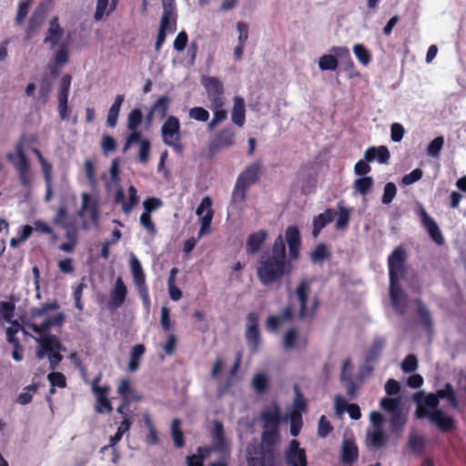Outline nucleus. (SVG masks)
<instances>
[{
    "instance_id": "obj_1",
    "label": "nucleus",
    "mask_w": 466,
    "mask_h": 466,
    "mask_svg": "<svg viewBox=\"0 0 466 466\" xmlns=\"http://www.w3.org/2000/svg\"><path fill=\"white\" fill-rule=\"evenodd\" d=\"M59 306L56 301L46 303L40 308L31 310L29 319L25 322L24 332L32 330L35 333V339L38 344L36 357L39 360L47 357L50 368L55 370L63 357L60 351L63 350L58 339L48 333L55 326H61L65 320L62 312L51 314L50 311L58 309Z\"/></svg>"
},
{
    "instance_id": "obj_2",
    "label": "nucleus",
    "mask_w": 466,
    "mask_h": 466,
    "mask_svg": "<svg viewBox=\"0 0 466 466\" xmlns=\"http://www.w3.org/2000/svg\"><path fill=\"white\" fill-rule=\"evenodd\" d=\"M291 309H286L279 316L268 317L266 326L270 331H277L288 321L292 313H297L299 319L311 318L318 308V301L311 292V281L302 279L298 285L295 294L291 297Z\"/></svg>"
},
{
    "instance_id": "obj_3",
    "label": "nucleus",
    "mask_w": 466,
    "mask_h": 466,
    "mask_svg": "<svg viewBox=\"0 0 466 466\" xmlns=\"http://www.w3.org/2000/svg\"><path fill=\"white\" fill-rule=\"evenodd\" d=\"M447 399L451 406L458 408V401L455 392L450 384L437 391V394H430L422 399L420 393L415 396L418 404L416 416L420 419L428 418L432 423L436 424L441 430L446 431L452 427L453 420L442 410H439V399Z\"/></svg>"
},
{
    "instance_id": "obj_4",
    "label": "nucleus",
    "mask_w": 466,
    "mask_h": 466,
    "mask_svg": "<svg viewBox=\"0 0 466 466\" xmlns=\"http://www.w3.org/2000/svg\"><path fill=\"white\" fill-rule=\"evenodd\" d=\"M291 270L290 264L286 260V248L279 235L272 247L271 255L261 257L257 272L263 285H269L279 281Z\"/></svg>"
},
{
    "instance_id": "obj_5",
    "label": "nucleus",
    "mask_w": 466,
    "mask_h": 466,
    "mask_svg": "<svg viewBox=\"0 0 466 466\" xmlns=\"http://www.w3.org/2000/svg\"><path fill=\"white\" fill-rule=\"evenodd\" d=\"M279 441V429H263L260 447L256 444L248 446V466H274V447Z\"/></svg>"
},
{
    "instance_id": "obj_6",
    "label": "nucleus",
    "mask_w": 466,
    "mask_h": 466,
    "mask_svg": "<svg viewBox=\"0 0 466 466\" xmlns=\"http://www.w3.org/2000/svg\"><path fill=\"white\" fill-rule=\"evenodd\" d=\"M404 260L405 252L400 248H396L388 260L390 281V299L392 306L400 313H403L405 311L407 303V298L400 287V279L402 277L404 271Z\"/></svg>"
},
{
    "instance_id": "obj_7",
    "label": "nucleus",
    "mask_w": 466,
    "mask_h": 466,
    "mask_svg": "<svg viewBox=\"0 0 466 466\" xmlns=\"http://www.w3.org/2000/svg\"><path fill=\"white\" fill-rule=\"evenodd\" d=\"M28 147L29 139L21 137L15 146V152H10L6 155L7 160L16 169L20 182L26 187H29L34 181V174L25 154V149Z\"/></svg>"
},
{
    "instance_id": "obj_8",
    "label": "nucleus",
    "mask_w": 466,
    "mask_h": 466,
    "mask_svg": "<svg viewBox=\"0 0 466 466\" xmlns=\"http://www.w3.org/2000/svg\"><path fill=\"white\" fill-rule=\"evenodd\" d=\"M82 203L78 216L83 219V228L87 229L91 226H99V200L97 196L83 193Z\"/></svg>"
},
{
    "instance_id": "obj_9",
    "label": "nucleus",
    "mask_w": 466,
    "mask_h": 466,
    "mask_svg": "<svg viewBox=\"0 0 466 466\" xmlns=\"http://www.w3.org/2000/svg\"><path fill=\"white\" fill-rule=\"evenodd\" d=\"M161 137L163 142L180 151L182 147L180 145V123L177 116H168L161 127Z\"/></svg>"
},
{
    "instance_id": "obj_10",
    "label": "nucleus",
    "mask_w": 466,
    "mask_h": 466,
    "mask_svg": "<svg viewBox=\"0 0 466 466\" xmlns=\"http://www.w3.org/2000/svg\"><path fill=\"white\" fill-rule=\"evenodd\" d=\"M258 319L259 316L255 312H250L247 316L246 339L247 343L253 353L258 351L260 344Z\"/></svg>"
},
{
    "instance_id": "obj_11",
    "label": "nucleus",
    "mask_w": 466,
    "mask_h": 466,
    "mask_svg": "<svg viewBox=\"0 0 466 466\" xmlns=\"http://www.w3.org/2000/svg\"><path fill=\"white\" fill-rule=\"evenodd\" d=\"M163 15L160 20L159 30L167 34L177 29V11L174 0H162Z\"/></svg>"
},
{
    "instance_id": "obj_12",
    "label": "nucleus",
    "mask_w": 466,
    "mask_h": 466,
    "mask_svg": "<svg viewBox=\"0 0 466 466\" xmlns=\"http://www.w3.org/2000/svg\"><path fill=\"white\" fill-rule=\"evenodd\" d=\"M212 200L209 197H205L199 206L197 208V215L200 219V229L198 232V238L208 234L210 231V225L213 218V210L211 208Z\"/></svg>"
},
{
    "instance_id": "obj_13",
    "label": "nucleus",
    "mask_w": 466,
    "mask_h": 466,
    "mask_svg": "<svg viewBox=\"0 0 466 466\" xmlns=\"http://www.w3.org/2000/svg\"><path fill=\"white\" fill-rule=\"evenodd\" d=\"M286 462L289 466H308L306 452L299 448V443L292 440L285 451Z\"/></svg>"
},
{
    "instance_id": "obj_14",
    "label": "nucleus",
    "mask_w": 466,
    "mask_h": 466,
    "mask_svg": "<svg viewBox=\"0 0 466 466\" xmlns=\"http://www.w3.org/2000/svg\"><path fill=\"white\" fill-rule=\"evenodd\" d=\"M100 380V377H97L94 380L92 383V390L96 396V410L98 413L107 412L110 413L112 411V406L110 404L109 400L107 399L108 387H100L98 386V382Z\"/></svg>"
},
{
    "instance_id": "obj_15",
    "label": "nucleus",
    "mask_w": 466,
    "mask_h": 466,
    "mask_svg": "<svg viewBox=\"0 0 466 466\" xmlns=\"http://www.w3.org/2000/svg\"><path fill=\"white\" fill-rule=\"evenodd\" d=\"M263 429H279L280 422L279 408L275 402L267 405L260 413Z\"/></svg>"
},
{
    "instance_id": "obj_16",
    "label": "nucleus",
    "mask_w": 466,
    "mask_h": 466,
    "mask_svg": "<svg viewBox=\"0 0 466 466\" xmlns=\"http://www.w3.org/2000/svg\"><path fill=\"white\" fill-rule=\"evenodd\" d=\"M418 215L420 222L428 231L429 235L437 244L443 243L442 234L432 218H431L422 206L419 207Z\"/></svg>"
},
{
    "instance_id": "obj_17",
    "label": "nucleus",
    "mask_w": 466,
    "mask_h": 466,
    "mask_svg": "<svg viewBox=\"0 0 466 466\" xmlns=\"http://www.w3.org/2000/svg\"><path fill=\"white\" fill-rule=\"evenodd\" d=\"M127 193V198L122 189L117 190L116 194V201L121 205L123 212L127 215L129 214L138 203V196L134 186L128 187Z\"/></svg>"
},
{
    "instance_id": "obj_18",
    "label": "nucleus",
    "mask_w": 466,
    "mask_h": 466,
    "mask_svg": "<svg viewBox=\"0 0 466 466\" xmlns=\"http://www.w3.org/2000/svg\"><path fill=\"white\" fill-rule=\"evenodd\" d=\"M127 293V289L123 279L117 278L110 293L108 307L114 309L121 307L126 299Z\"/></svg>"
},
{
    "instance_id": "obj_19",
    "label": "nucleus",
    "mask_w": 466,
    "mask_h": 466,
    "mask_svg": "<svg viewBox=\"0 0 466 466\" xmlns=\"http://www.w3.org/2000/svg\"><path fill=\"white\" fill-rule=\"evenodd\" d=\"M340 456L342 461L346 464H351L357 461L359 451L355 441L352 438L344 436L341 444Z\"/></svg>"
},
{
    "instance_id": "obj_20",
    "label": "nucleus",
    "mask_w": 466,
    "mask_h": 466,
    "mask_svg": "<svg viewBox=\"0 0 466 466\" xmlns=\"http://www.w3.org/2000/svg\"><path fill=\"white\" fill-rule=\"evenodd\" d=\"M231 121L236 126L241 127L246 121L245 100L238 96L233 97V106L231 108Z\"/></svg>"
},
{
    "instance_id": "obj_21",
    "label": "nucleus",
    "mask_w": 466,
    "mask_h": 466,
    "mask_svg": "<svg viewBox=\"0 0 466 466\" xmlns=\"http://www.w3.org/2000/svg\"><path fill=\"white\" fill-rule=\"evenodd\" d=\"M214 448H198V453L188 456L187 458V466H203V463L207 457L209 455L211 451H213ZM210 466H227L225 461L219 460L218 461L212 462Z\"/></svg>"
},
{
    "instance_id": "obj_22",
    "label": "nucleus",
    "mask_w": 466,
    "mask_h": 466,
    "mask_svg": "<svg viewBox=\"0 0 466 466\" xmlns=\"http://www.w3.org/2000/svg\"><path fill=\"white\" fill-rule=\"evenodd\" d=\"M235 144V133L230 128L222 129L215 137L211 147L214 149H224Z\"/></svg>"
},
{
    "instance_id": "obj_23",
    "label": "nucleus",
    "mask_w": 466,
    "mask_h": 466,
    "mask_svg": "<svg viewBox=\"0 0 466 466\" xmlns=\"http://www.w3.org/2000/svg\"><path fill=\"white\" fill-rule=\"evenodd\" d=\"M260 166L258 163H253L238 176L237 182L249 187L258 179Z\"/></svg>"
},
{
    "instance_id": "obj_24",
    "label": "nucleus",
    "mask_w": 466,
    "mask_h": 466,
    "mask_svg": "<svg viewBox=\"0 0 466 466\" xmlns=\"http://www.w3.org/2000/svg\"><path fill=\"white\" fill-rule=\"evenodd\" d=\"M364 157L365 159L370 162L377 160L380 164H387L390 154L385 146H380L368 148Z\"/></svg>"
},
{
    "instance_id": "obj_25",
    "label": "nucleus",
    "mask_w": 466,
    "mask_h": 466,
    "mask_svg": "<svg viewBox=\"0 0 466 466\" xmlns=\"http://www.w3.org/2000/svg\"><path fill=\"white\" fill-rule=\"evenodd\" d=\"M336 215V211L331 208L326 209L323 213L318 215L313 218V231L312 235L317 238L321 229L329 222H331Z\"/></svg>"
},
{
    "instance_id": "obj_26",
    "label": "nucleus",
    "mask_w": 466,
    "mask_h": 466,
    "mask_svg": "<svg viewBox=\"0 0 466 466\" xmlns=\"http://www.w3.org/2000/svg\"><path fill=\"white\" fill-rule=\"evenodd\" d=\"M130 269L137 289L146 288V278L142 266L137 257L133 254L130 256Z\"/></svg>"
},
{
    "instance_id": "obj_27",
    "label": "nucleus",
    "mask_w": 466,
    "mask_h": 466,
    "mask_svg": "<svg viewBox=\"0 0 466 466\" xmlns=\"http://www.w3.org/2000/svg\"><path fill=\"white\" fill-rule=\"evenodd\" d=\"M63 33V29L58 25V19L55 17L49 23L47 34L44 41L45 43L49 44L52 47H54L61 39Z\"/></svg>"
},
{
    "instance_id": "obj_28",
    "label": "nucleus",
    "mask_w": 466,
    "mask_h": 466,
    "mask_svg": "<svg viewBox=\"0 0 466 466\" xmlns=\"http://www.w3.org/2000/svg\"><path fill=\"white\" fill-rule=\"evenodd\" d=\"M307 340L304 337L299 336L295 330H289L283 339V346L286 350L302 348L306 345Z\"/></svg>"
},
{
    "instance_id": "obj_29",
    "label": "nucleus",
    "mask_w": 466,
    "mask_h": 466,
    "mask_svg": "<svg viewBox=\"0 0 466 466\" xmlns=\"http://www.w3.org/2000/svg\"><path fill=\"white\" fill-rule=\"evenodd\" d=\"M266 238L267 232L265 230H258L251 234L247 240V251L251 254L257 253L266 240Z\"/></svg>"
},
{
    "instance_id": "obj_30",
    "label": "nucleus",
    "mask_w": 466,
    "mask_h": 466,
    "mask_svg": "<svg viewBox=\"0 0 466 466\" xmlns=\"http://www.w3.org/2000/svg\"><path fill=\"white\" fill-rule=\"evenodd\" d=\"M368 444L374 447L380 448L385 445L387 441V436L383 431V428H372V430L367 432Z\"/></svg>"
},
{
    "instance_id": "obj_31",
    "label": "nucleus",
    "mask_w": 466,
    "mask_h": 466,
    "mask_svg": "<svg viewBox=\"0 0 466 466\" xmlns=\"http://www.w3.org/2000/svg\"><path fill=\"white\" fill-rule=\"evenodd\" d=\"M125 96L124 95H117L115 98L114 103L110 106L107 117L106 124L110 127H115L117 124L118 115L120 111V107L124 102Z\"/></svg>"
},
{
    "instance_id": "obj_32",
    "label": "nucleus",
    "mask_w": 466,
    "mask_h": 466,
    "mask_svg": "<svg viewBox=\"0 0 466 466\" xmlns=\"http://www.w3.org/2000/svg\"><path fill=\"white\" fill-rule=\"evenodd\" d=\"M170 99L166 96H160L156 103L154 104L151 111L149 112L147 118L149 121H151L153 115L156 114L157 116H160L161 118H164L167 116V112L169 106Z\"/></svg>"
},
{
    "instance_id": "obj_33",
    "label": "nucleus",
    "mask_w": 466,
    "mask_h": 466,
    "mask_svg": "<svg viewBox=\"0 0 466 466\" xmlns=\"http://www.w3.org/2000/svg\"><path fill=\"white\" fill-rule=\"evenodd\" d=\"M32 152L35 155L43 172L46 183L53 181V166L48 162L37 148H31Z\"/></svg>"
},
{
    "instance_id": "obj_34",
    "label": "nucleus",
    "mask_w": 466,
    "mask_h": 466,
    "mask_svg": "<svg viewBox=\"0 0 466 466\" xmlns=\"http://www.w3.org/2000/svg\"><path fill=\"white\" fill-rule=\"evenodd\" d=\"M213 439L216 445V450L221 451L222 453L228 452V442L224 438L223 427L221 423L218 421H216L214 425Z\"/></svg>"
},
{
    "instance_id": "obj_35",
    "label": "nucleus",
    "mask_w": 466,
    "mask_h": 466,
    "mask_svg": "<svg viewBox=\"0 0 466 466\" xmlns=\"http://www.w3.org/2000/svg\"><path fill=\"white\" fill-rule=\"evenodd\" d=\"M146 349L144 345L137 344L134 346L130 352V360L128 362V370L132 372L137 371L139 368V361L145 354Z\"/></svg>"
},
{
    "instance_id": "obj_36",
    "label": "nucleus",
    "mask_w": 466,
    "mask_h": 466,
    "mask_svg": "<svg viewBox=\"0 0 466 466\" xmlns=\"http://www.w3.org/2000/svg\"><path fill=\"white\" fill-rule=\"evenodd\" d=\"M201 83L204 86L207 95L210 94H218V92L224 91V86L222 82L213 76H203L201 78Z\"/></svg>"
},
{
    "instance_id": "obj_37",
    "label": "nucleus",
    "mask_w": 466,
    "mask_h": 466,
    "mask_svg": "<svg viewBox=\"0 0 466 466\" xmlns=\"http://www.w3.org/2000/svg\"><path fill=\"white\" fill-rule=\"evenodd\" d=\"M351 209L345 208L342 204L338 205V218L335 223V228L338 230H345L348 227Z\"/></svg>"
},
{
    "instance_id": "obj_38",
    "label": "nucleus",
    "mask_w": 466,
    "mask_h": 466,
    "mask_svg": "<svg viewBox=\"0 0 466 466\" xmlns=\"http://www.w3.org/2000/svg\"><path fill=\"white\" fill-rule=\"evenodd\" d=\"M385 344L384 339H376L366 352V360L369 361L377 360L380 356Z\"/></svg>"
},
{
    "instance_id": "obj_39",
    "label": "nucleus",
    "mask_w": 466,
    "mask_h": 466,
    "mask_svg": "<svg viewBox=\"0 0 466 466\" xmlns=\"http://www.w3.org/2000/svg\"><path fill=\"white\" fill-rule=\"evenodd\" d=\"M248 187H245L242 184H239L238 182H236L232 196H231V204L234 207H240L241 204L244 202L247 195V189Z\"/></svg>"
},
{
    "instance_id": "obj_40",
    "label": "nucleus",
    "mask_w": 466,
    "mask_h": 466,
    "mask_svg": "<svg viewBox=\"0 0 466 466\" xmlns=\"http://www.w3.org/2000/svg\"><path fill=\"white\" fill-rule=\"evenodd\" d=\"M110 5L111 1L109 0H96L94 19L96 21H100L103 17L113 12L114 10L110 9Z\"/></svg>"
},
{
    "instance_id": "obj_41",
    "label": "nucleus",
    "mask_w": 466,
    "mask_h": 466,
    "mask_svg": "<svg viewBox=\"0 0 466 466\" xmlns=\"http://www.w3.org/2000/svg\"><path fill=\"white\" fill-rule=\"evenodd\" d=\"M339 66L338 59L332 54L323 55L319 59V67L322 71H334Z\"/></svg>"
},
{
    "instance_id": "obj_42",
    "label": "nucleus",
    "mask_w": 466,
    "mask_h": 466,
    "mask_svg": "<svg viewBox=\"0 0 466 466\" xmlns=\"http://www.w3.org/2000/svg\"><path fill=\"white\" fill-rule=\"evenodd\" d=\"M409 448L414 452H422L426 446V439L416 433H411L408 441Z\"/></svg>"
},
{
    "instance_id": "obj_43",
    "label": "nucleus",
    "mask_w": 466,
    "mask_h": 466,
    "mask_svg": "<svg viewBox=\"0 0 466 466\" xmlns=\"http://www.w3.org/2000/svg\"><path fill=\"white\" fill-rule=\"evenodd\" d=\"M288 417L290 420V434L292 436H298L302 427L301 413L298 410H291Z\"/></svg>"
},
{
    "instance_id": "obj_44",
    "label": "nucleus",
    "mask_w": 466,
    "mask_h": 466,
    "mask_svg": "<svg viewBox=\"0 0 466 466\" xmlns=\"http://www.w3.org/2000/svg\"><path fill=\"white\" fill-rule=\"evenodd\" d=\"M142 118L143 116L140 109H132L127 116V128L128 130L137 129L142 123Z\"/></svg>"
},
{
    "instance_id": "obj_45",
    "label": "nucleus",
    "mask_w": 466,
    "mask_h": 466,
    "mask_svg": "<svg viewBox=\"0 0 466 466\" xmlns=\"http://www.w3.org/2000/svg\"><path fill=\"white\" fill-rule=\"evenodd\" d=\"M268 385V377L264 372L256 373L252 379V386L258 393L266 390Z\"/></svg>"
},
{
    "instance_id": "obj_46",
    "label": "nucleus",
    "mask_w": 466,
    "mask_h": 466,
    "mask_svg": "<svg viewBox=\"0 0 466 466\" xmlns=\"http://www.w3.org/2000/svg\"><path fill=\"white\" fill-rule=\"evenodd\" d=\"M129 135L126 138L125 145L123 147V152L126 153L134 144L137 143L140 145L141 141L147 140L143 137L142 133L137 129L128 130Z\"/></svg>"
},
{
    "instance_id": "obj_47",
    "label": "nucleus",
    "mask_w": 466,
    "mask_h": 466,
    "mask_svg": "<svg viewBox=\"0 0 466 466\" xmlns=\"http://www.w3.org/2000/svg\"><path fill=\"white\" fill-rule=\"evenodd\" d=\"M373 186V179L370 177H363L354 181V188L361 195H366Z\"/></svg>"
},
{
    "instance_id": "obj_48",
    "label": "nucleus",
    "mask_w": 466,
    "mask_h": 466,
    "mask_svg": "<svg viewBox=\"0 0 466 466\" xmlns=\"http://www.w3.org/2000/svg\"><path fill=\"white\" fill-rule=\"evenodd\" d=\"M151 151V143L149 140L141 141L138 145L137 157L138 162L145 165L148 162Z\"/></svg>"
},
{
    "instance_id": "obj_49",
    "label": "nucleus",
    "mask_w": 466,
    "mask_h": 466,
    "mask_svg": "<svg viewBox=\"0 0 466 466\" xmlns=\"http://www.w3.org/2000/svg\"><path fill=\"white\" fill-rule=\"evenodd\" d=\"M132 390L133 389L127 380H120L117 387V393L121 396L122 401H124L125 405H129L131 403V398L129 397V394Z\"/></svg>"
},
{
    "instance_id": "obj_50",
    "label": "nucleus",
    "mask_w": 466,
    "mask_h": 466,
    "mask_svg": "<svg viewBox=\"0 0 466 466\" xmlns=\"http://www.w3.org/2000/svg\"><path fill=\"white\" fill-rule=\"evenodd\" d=\"M213 118L208 125V128L212 130L216 126L225 121L228 117V112L223 107L211 108Z\"/></svg>"
},
{
    "instance_id": "obj_51",
    "label": "nucleus",
    "mask_w": 466,
    "mask_h": 466,
    "mask_svg": "<svg viewBox=\"0 0 466 466\" xmlns=\"http://www.w3.org/2000/svg\"><path fill=\"white\" fill-rule=\"evenodd\" d=\"M353 53L356 56V57L358 58V60L363 66H367V65L370 64V59H371L370 54V52L366 49V47L363 45L356 44L353 46Z\"/></svg>"
},
{
    "instance_id": "obj_52",
    "label": "nucleus",
    "mask_w": 466,
    "mask_h": 466,
    "mask_svg": "<svg viewBox=\"0 0 466 466\" xmlns=\"http://www.w3.org/2000/svg\"><path fill=\"white\" fill-rule=\"evenodd\" d=\"M130 423L127 418H124L120 425L118 426L116 434L109 440V447H114L123 437V434L129 431Z\"/></svg>"
},
{
    "instance_id": "obj_53",
    "label": "nucleus",
    "mask_w": 466,
    "mask_h": 466,
    "mask_svg": "<svg viewBox=\"0 0 466 466\" xmlns=\"http://www.w3.org/2000/svg\"><path fill=\"white\" fill-rule=\"evenodd\" d=\"M31 5H32V0H25V1L19 2L18 7H17V14H16V17H15V21L18 25H21L24 23L25 17L27 16V14L29 12Z\"/></svg>"
},
{
    "instance_id": "obj_54",
    "label": "nucleus",
    "mask_w": 466,
    "mask_h": 466,
    "mask_svg": "<svg viewBox=\"0 0 466 466\" xmlns=\"http://www.w3.org/2000/svg\"><path fill=\"white\" fill-rule=\"evenodd\" d=\"M171 432L174 443L177 447L181 448L184 445L183 434L180 431L179 420H174L171 425Z\"/></svg>"
},
{
    "instance_id": "obj_55",
    "label": "nucleus",
    "mask_w": 466,
    "mask_h": 466,
    "mask_svg": "<svg viewBox=\"0 0 466 466\" xmlns=\"http://www.w3.org/2000/svg\"><path fill=\"white\" fill-rule=\"evenodd\" d=\"M444 139L442 137H435L427 147V154L431 157H436L440 155L441 148L443 147Z\"/></svg>"
},
{
    "instance_id": "obj_56",
    "label": "nucleus",
    "mask_w": 466,
    "mask_h": 466,
    "mask_svg": "<svg viewBox=\"0 0 466 466\" xmlns=\"http://www.w3.org/2000/svg\"><path fill=\"white\" fill-rule=\"evenodd\" d=\"M188 116L197 121L206 122L209 118V113L201 106H195L189 109Z\"/></svg>"
},
{
    "instance_id": "obj_57",
    "label": "nucleus",
    "mask_w": 466,
    "mask_h": 466,
    "mask_svg": "<svg viewBox=\"0 0 466 466\" xmlns=\"http://www.w3.org/2000/svg\"><path fill=\"white\" fill-rule=\"evenodd\" d=\"M140 225L151 235L157 234V229L151 218V214L143 212L139 218Z\"/></svg>"
},
{
    "instance_id": "obj_58",
    "label": "nucleus",
    "mask_w": 466,
    "mask_h": 466,
    "mask_svg": "<svg viewBox=\"0 0 466 466\" xmlns=\"http://www.w3.org/2000/svg\"><path fill=\"white\" fill-rule=\"evenodd\" d=\"M15 306L11 302L4 301L0 304V318L6 322H11L14 317Z\"/></svg>"
},
{
    "instance_id": "obj_59",
    "label": "nucleus",
    "mask_w": 466,
    "mask_h": 466,
    "mask_svg": "<svg viewBox=\"0 0 466 466\" xmlns=\"http://www.w3.org/2000/svg\"><path fill=\"white\" fill-rule=\"evenodd\" d=\"M71 85V76L65 75L60 82L59 87V101H67L68 93Z\"/></svg>"
},
{
    "instance_id": "obj_60",
    "label": "nucleus",
    "mask_w": 466,
    "mask_h": 466,
    "mask_svg": "<svg viewBox=\"0 0 466 466\" xmlns=\"http://www.w3.org/2000/svg\"><path fill=\"white\" fill-rule=\"evenodd\" d=\"M47 378L52 386V388L50 389L51 393L55 392L54 387H56V386L59 387V388L66 387V378L62 373L52 372V373L48 374Z\"/></svg>"
},
{
    "instance_id": "obj_61",
    "label": "nucleus",
    "mask_w": 466,
    "mask_h": 466,
    "mask_svg": "<svg viewBox=\"0 0 466 466\" xmlns=\"http://www.w3.org/2000/svg\"><path fill=\"white\" fill-rule=\"evenodd\" d=\"M397 194V187L394 183L389 182L384 187L383 196H382V203L390 204Z\"/></svg>"
},
{
    "instance_id": "obj_62",
    "label": "nucleus",
    "mask_w": 466,
    "mask_h": 466,
    "mask_svg": "<svg viewBox=\"0 0 466 466\" xmlns=\"http://www.w3.org/2000/svg\"><path fill=\"white\" fill-rule=\"evenodd\" d=\"M36 391L35 385H29L24 389L17 398V402L21 405L29 403L32 400L34 393Z\"/></svg>"
},
{
    "instance_id": "obj_63",
    "label": "nucleus",
    "mask_w": 466,
    "mask_h": 466,
    "mask_svg": "<svg viewBox=\"0 0 466 466\" xmlns=\"http://www.w3.org/2000/svg\"><path fill=\"white\" fill-rule=\"evenodd\" d=\"M209 101V108H218L224 107L226 105V97L223 92H218V94H210L208 96Z\"/></svg>"
},
{
    "instance_id": "obj_64",
    "label": "nucleus",
    "mask_w": 466,
    "mask_h": 466,
    "mask_svg": "<svg viewBox=\"0 0 466 466\" xmlns=\"http://www.w3.org/2000/svg\"><path fill=\"white\" fill-rule=\"evenodd\" d=\"M162 205L163 202L161 201V199L157 198H148L143 202V212L151 214L153 211L162 207Z\"/></svg>"
}]
</instances>
